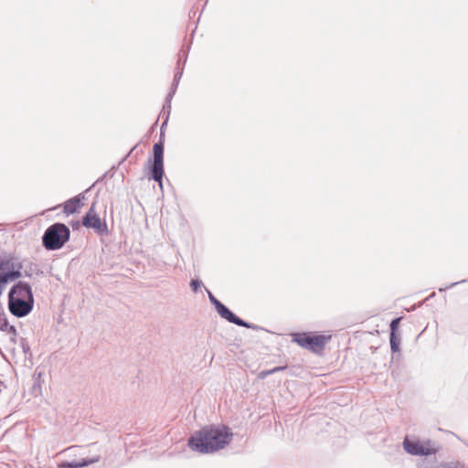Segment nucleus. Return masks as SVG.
Returning a JSON list of instances; mask_svg holds the SVG:
<instances>
[{"instance_id":"f257e3e1","label":"nucleus","mask_w":468,"mask_h":468,"mask_svg":"<svg viewBox=\"0 0 468 468\" xmlns=\"http://www.w3.org/2000/svg\"><path fill=\"white\" fill-rule=\"evenodd\" d=\"M231 430L224 425H211L196 431L188 440V446L200 453H211L223 449L232 439Z\"/></svg>"},{"instance_id":"f03ea898","label":"nucleus","mask_w":468,"mask_h":468,"mask_svg":"<svg viewBox=\"0 0 468 468\" xmlns=\"http://www.w3.org/2000/svg\"><path fill=\"white\" fill-rule=\"evenodd\" d=\"M33 307L34 297L31 286L25 282H18L13 285L8 293V309L10 313L21 318L30 314Z\"/></svg>"},{"instance_id":"7ed1b4c3","label":"nucleus","mask_w":468,"mask_h":468,"mask_svg":"<svg viewBox=\"0 0 468 468\" xmlns=\"http://www.w3.org/2000/svg\"><path fill=\"white\" fill-rule=\"evenodd\" d=\"M69 229L63 223L49 226L42 237L43 246L48 250H59L69 240Z\"/></svg>"},{"instance_id":"20e7f679","label":"nucleus","mask_w":468,"mask_h":468,"mask_svg":"<svg viewBox=\"0 0 468 468\" xmlns=\"http://www.w3.org/2000/svg\"><path fill=\"white\" fill-rule=\"evenodd\" d=\"M292 342H295L301 347L308 349L313 353H320L324 350L331 335H315L308 333H295L292 335Z\"/></svg>"},{"instance_id":"39448f33","label":"nucleus","mask_w":468,"mask_h":468,"mask_svg":"<svg viewBox=\"0 0 468 468\" xmlns=\"http://www.w3.org/2000/svg\"><path fill=\"white\" fill-rule=\"evenodd\" d=\"M22 263L16 258L7 257L0 260V285H5L22 276Z\"/></svg>"},{"instance_id":"423d86ee","label":"nucleus","mask_w":468,"mask_h":468,"mask_svg":"<svg viewBox=\"0 0 468 468\" xmlns=\"http://www.w3.org/2000/svg\"><path fill=\"white\" fill-rule=\"evenodd\" d=\"M207 293H208V298H209L210 302L216 307L217 312L222 318H224L228 322L232 323L239 326L251 328V329L259 328L258 325L250 324V323L242 320L241 318L238 317L236 314H234L227 306H225L221 302H219L209 291H207Z\"/></svg>"},{"instance_id":"0eeeda50","label":"nucleus","mask_w":468,"mask_h":468,"mask_svg":"<svg viewBox=\"0 0 468 468\" xmlns=\"http://www.w3.org/2000/svg\"><path fill=\"white\" fill-rule=\"evenodd\" d=\"M154 162L151 167L152 178L158 182L162 187V178L164 175V144L162 140L155 143L153 147Z\"/></svg>"},{"instance_id":"6e6552de","label":"nucleus","mask_w":468,"mask_h":468,"mask_svg":"<svg viewBox=\"0 0 468 468\" xmlns=\"http://www.w3.org/2000/svg\"><path fill=\"white\" fill-rule=\"evenodd\" d=\"M404 450L411 455L428 456L436 453L437 449L431 441L424 442L410 441L406 438L403 441Z\"/></svg>"},{"instance_id":"1a4fd4ad","label":"nucleus","mask_w":468,"mask_h":468,"mask_svg":"<svg viewBox=\"0 0 468 468\" xmlns=\"http://www.w3.org/2000/svg\"><path fill=\"white\" fill-rule=\"evenodd\" d=\"M82 225L91 228L100 235H107L109 230L105 221H102L96 213L95 203H93L82 219Z\"/></svg>"},{"instance_id":"9d476101","label":"nucleus","mask_w":468,"mask_h":468,"mask_svg":"<svg viewBox=\"0 0 468 468\" xmlns=\"http://www.w3.org/2000/svg\"><path fill=\"white\" fill-rule=\"evenodd\" d=\"M84 199V195L80 194L64 203V212L67 215L75 213L81 206V200Z\"/></svg>"},{"instance_id":"9b49d317","label":"nucleus","mask_w":468,"mask_h":468,"mask_svg":"<svg viewBox=\"0 0 468 468\" xmlns=\"http://www.w3.org/2000/svg\"><path fill=\"white\" fill-rule=\"evenodd\" d=\"M100 461V456L97 455L91 459H82L80 462L72 461V462H64L59 467L61 468H81L87 466L89 464L97 463Z\"/></svg>"},{"instance_id":"f8f14e48","label":"nucleus","mask_w":468,"mask_h":468,"mask_svg":"<svg viewBox=\"0 0 468 468\" xmlns=\"http://www.w3.org/2000/svg\"><path fill=\"white\" fill-rule=\"evenodd\" d=\"M0 331L6 332L10 335L12 340L17 335L16 327L9 324L4 312L0 313Z\"/></svg>"},{"instance_id":"ddd939ff","label":"nucleus","mask_w":468,"mask_h":468,"mask_svg":"<svg viewBox=\"0 0 468 468\" xmlns=\"http://www.w3.org/2000/svg\"><path fill=\"white\" fill-rule=\"evenodd\" d=\"M186 57H187V54L185 53L184 51H180L179 53V58H178V63H177V70L174 76V80H173V82L174 83H177L179 84V81L181 80V77L183 75V70H184V66L182 68L179 67V64L181 61H183V65L186 63Z\"/></svg>"},{"instance_id":"4468645a","label":"nucleus","mask_w":468,"mask_h":468,"mask_svg":"<svg viewBox=\"0 0 468 468\" xmlns=\"http://www.w3.org/2000/svg\"><path fill=\"white\" fill-rule=\"evenodd\" d=\"M389 342H390V349H391L392 353L399 352V350H400L399 349L400 335H394V333L390 334Z\"/></svg>"},{"instance_id":"2eb2a0df","label":"nucleus","mask_w":468,"mask_h":468,"mask_svg":"<svg viewBox=\"0 0 468 468\" xmlns=\"http://www.w3.org/2000/svg\"><path fill=\"white\" fill-rule=\"evenodd\" d=\"M171 101L172 100H169L168 98H165V101L163 105V110L161 112V116L166 119H169L170 113H171Z\"/></svg>"},{"instance_id":"dca6fc26","label":"nucleus","mask_w":468,"mask_h":468,"mask_svg":"<svg viewBox=\"0 0 468 468\" xmlns=\"http://www.w3.org/2000/svg\"><path fill=\"white\" fill-rule=\"evenodd\" d=\"M440 464L441 468H464V464L460 461L441 463Z\"/></svg>"},{"instance_id":"f3484780","label":"nucleus","mask_w":468,"mask_h":468,"mask_svg":"<svg viewBox=\"0 0 468 468\" xmlns=\"http://www.w3.org/2000/svg\"><path fill=\"white\" fill-rule=\"evenodd\" d=\"M283 369H285V367H273L272 369H270V370L261 371L260 373V377L265 378V377H267L269 375H271V374H273L275 372H278V371H282Z\"/></svg>"},{"instance_id":"a211bd4d","label":"nucleus","mask_w":468,"mask_h":468,"mask_svg":"<svg viewBox=\"0 0 468 468\" xmlns=\"http://www.w3.org/2000/svg\"><path fill=\"white\" fill-rule=\"evenodd\" d=\"M401 319H402L401 317H398V318L392 320V322L390 323V334L394 333V335H398L397 331L399 329V322Z\"/></svg>"},{"instance_id":"6ab92c4d","label":"nucleus","mask_w":468,"mask_h":468,"mask_svg":"<svg viewBox=\"0 0 468 468\" xmlns=\"http://www.w3.org/2000/svg\"><path fill=\"white\" fill-rule=\"evenodd\" d=\"M202 285H203L202 282L197 279L192 280L190 282V287L194 292H197Z\"/></svg>"},{"instance_id":"aec40b11","label":"nucleus","mask_w":468,"mask_h":468,"mask_svg":"<svg viewBox=\"0 0 468 468\" xmlns=\"http://www.w3.org/2000/svg\"><path fill=\"white\" fill-rule=\"evenodd\" d=\"M177 87H178V84L177 83H174L172 82V85H171V88H170V91L169 93L167 94L166 98H168L169 100H172L176 90H177Z\"/></svg>"},{"instance_id":"412c9836","label":"nucleus","mask_w":468,"mask_h":468,"mask_svg":"<svg viewBox=\"0 0 468 468\" xmlns=\"http://www.w3.org/2000/svg\"><path fill=\"white\" fill-rule=\"evenodd\" d=\"M167 122H168V119L165 118L162 125H161V138L164 136L165 133H164V130L167 124Z\"/></svg>"},{"instance_id":"4be33fe9","label":"nucleus","mask_w":468,"mask_h":468,"mask_svg":"<svg viewBox=\"0 0 468 468\" xmlns=\"http://www.w3.org/2000/svg\"><path fill=\"white\" fill-rule=\"evenodd\" d=\"M466 282V280H463V281H461V282H453V283L450 284V285L448 286V288H452V287L455 286L456 284H459V283H461V282ZM446 289H447V287H446V288H440V289H439V291H440V292H442V291H445Z\"/></svg>"},{"instance_id":"5701e85b","label":"nucleus","mask_w":468,"mask_h":468,"mask_svg":"<svg viewBox=\"0 0 468 468\" xmlns=\"http://www.w3.org/2000/svg\"><path fill=\"white\" fill-rule=\"evenodd\" d=\"M4 289H5V287L0 285V295L2 294V292H3Z\"/></svg>"}]
</instances>
